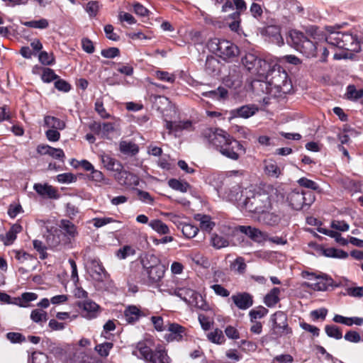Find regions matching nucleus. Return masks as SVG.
<instances>
[{
	"label": "nucleus",
	"mask_w": 363,
	"mask_h": 363,
	"mask_svg": "<svg viewBox=\"0 0 363 363\" xmlns=\"http://www.w3.org/2000/svg\"><path fill=\"white\" fill-rule=\"evenodd\" d=\"M54 85L55 89L63 92H68L72 88L71 85L67 81L60 79V77L55 80Z\"/></svg>",
	"instance_id": "59"
},
{
	"label": "nucleus",
	"mask_w": 363,
	"mask_h": 363,
	"mask_svg": "<svg viewBox=\"0 0 363 363\" xmlns=\"http://www.w3.org/2000/svg\"><path fill=\"white\" fill-rule=\"evenodd\" d=\"M74 235L75 228H47L43 237L48 247L55 248L69 242Z\"/></svg>",
	"instance_id": "8"
},
{
	"label": "nucleus",
	"mask_w": 363,
	"mask_h": 363,
	"mask_svg": "<svg viewBox=\"0 0 363 363\" xmlns=\"http://www.w3.org/2000/svg\"><path fill=\"white\" fill-rule=\"evenodd\" d=\"M302 277L308 280L315 281V283L302 284V286L310 288L314 291H325L332 284V279L323 275H315L313 273L303 272Z\"/></svg>",
	"instance_id": "14"
},
{
	"label": "nucleus",
	"mask_w": 363,
	"mask_h": 363,
	"mask_svg": "<svg viewBox=\"0 0 363 363\" xmlns=\"http://www.w3.org/2000/svg\"><path fill=\"white\" fill-rule=\"evenodd\" d=\"M259 108L255 104H247L231 110L230 114L234 118H248L258 112Z\"/></svg>",
	"instance_id": "22"
},
{
	"label": "nucleus",
	"mask_w": 363,
	"mask_h": 363,
	"mask_svg": "<svg viewBox=\"0 0 363 363\" xmlns=\"http://www.w3.org/2000/svg\"><path fill=\"white\" fill-rule=\"evenodd\" d=\"M191 257L192 261L197 265L202 266L205 268L208 267L210 265L208 259L199 252L192 254Z\"/></svg>",
	"instance_id": "54"
},
{
	"label": "nucleus",
	"mask_w": 363,
	"mask_h": 363,
	"mask_svg": "<svg viewBox=\"0 0 363 363\" xmlns=\"http://www.w3.org/2000/svg\"><path fill=\"white\" fill-rule=\"evenodd\" d=\"M135 191L137 193V196H138V198L139 200H140L141 201L146 203H149V204L153 203L154 199L150 194L149 192L139 189H135Z\"/></svg>",
	"instance_id": "56"
},
{
	"label": "nucleus",
	"mask_w": 363,
	"mask_h": 363,
	"mask_svg": "<svg viewBox=\"0 0 363 363\" xmlns=\"http://www.w3.org/2000/svg\"><path fill=\"white\" fill-rule=\"evenodd\" d=\"M202 95L206 97L211 98L213 99H225L228 96V91L222 87L219 86L216 90L203 92Z\"/></svg>",
	"instance_id": "35"
},
{
	"label": "nucleus",
	"mask_w": 363,
	"mask_h": 363,
	"mask_svg": "<svg viewBox=\"0 0 363 363\" xmlns=\"http://www.w3.org/2000/svg\"><path fill=\"white\" fill-rule=\"evenodd\" d=\"M21 23L28 28L45 29L49 26V22L46 18L33 20L30 21H21Z\"/></svg>",
	"instance_id": "37"
},
{
	"label": "nucleus",
	"mask_w": 363,
	"mask_h": 363,
	"mask_svg": "<svg viewBox=\"0 0 363 363\" xmlns=\"http://www.w3.org/2000/svg\"><path fill=\"white\" fill-rule=\"evenodd\" d=\"M269 85L271 86L270 95L274 99H284L286 94L291 93L293 86L289 79L287 72L280 66L274 65L266 72L264 75Z\"/></svg>",
	"instance_id": "2"
},
{
	"label": "nucleus",
	"mask_w": 363,
	"mask_h": 363,
	"mask_svg": "<svg viewBox=\"0 0 363 363\" xmlns=\"http://www.w3.org/2000/svg\"><path fill=\"white\" fill-rule=\"evenodd\" d=\"M169 294L179 297L189 305V303L193 301L194 296H195L196 292L188 288H178L176 289H169Z\"/></svg>",
	"instance_id": "26"
},
{
	"label": "nucleus",
	"mask_w": 363,
	"mask_h": 363,
	"mask_svg": "<svg viewBox=\"0 0 363 363\" xmlns=\"http://www.w3.org/2000/svg\"><path fill=\"white\" fill-rule=\"evenodd\" d=\"M290 37L294 48L306 57H316L318 55V43L308 38L303 33L293 30L290 33Z\"/></svg>",
	"instance_id": "7"
},
{
	"label": "nucleus",
	"mask_w": 363,
	"mask_h": 363,
	"mask_svg": "<svg viewBox=\"0 0 363 363\" xmlns=\"http://www.w3.org/2000/svg\"><path fill=\"white\" fill-rule=\"evenodd\" d=\"M209 145L224 157L238 160L245 149L237 140L221 129L207 128L203 133Z\"/></svg>",
	"instance_id": "1"
},
{
	"label": "nucleus",
	"mask_w": 363,
	"mask_h": 363,
	"mask_svg": "<svg viewBox=\"0 0 363 363\" xmlns=\"http://www.w3.org/2000/svg\"><path fill=\"white\" fill-rule=\"evenodd\" d=\"M298 184L302 186L311 190L320 191L319 185L313 180H311L306 177H301L298 180Z\"/></svg>",
	"instance_id": "51"
},
{
	"label": "nucleus",
	"mask_w": 363,
	"mask_h": 363,
	"mask_svg": "<svg viewBox=\"0 0 363 363\" xmlns=\"http://www.w3.org/2000/svg\"><path fill=\"white\" fill-rule=\"evenodd\" d=\"M268 313V310L264 307L260 306L257 308L251 310L249 313L250 321L257 320L264 317Z\"/></svg>",
	"instance_id": "50"
},
{
	"label": "nucleus",
	"mask_w": 363,
	"mask_h": 363,
	"mask_svg": "<svg viewBox=\"0 0 363 363\" xmlns=\"http://www.w3.org/2000/svg\"><path fill=\"white\" fill-rule=\"evenodd\" d=\"M265 172L267 175L277 178L281 174V169L274 162H269L265 164Z\"/></svg>",
	"instance_id": "47"
},
{
	"label": "nucleus",
	"mask_w": 363,
	"mask_h": 363,
	"mask_svg": "<svg viewBox=\"0 0 363 363\" xmlns=\"http://www.w3.org/2000/svg\"><path fill=\"white\" fill-rule=\"evenodd\" d=\"M240 203L246 211L258 214L268 211L271 208V199L269 194L260 189H245V192L240 194Z\"/></svg>",
	"instance_id": "4"
},
{
	"label": "nucleus",
	"mask_w": 363,
	"mask_h": 363,
	"mask_svg": "<svg viewBox=\"0 0 363 363\" xmlns=\"http://www.w3.org/2000/svg\"><path fill=\"white\" fill-rule=\"evenodd\" d=\"M168 184L172 189L181 192H186L190 189V185L186 182H181L177 179H170Z\"/></svg>",
	"instance_id": "39"
},
{
	"label": "nucleus",
	"mask_w": 363,
	"mask_h": 363,
	"mask_svg": "<svg viewBox=\"0 0 363 363\" xmlns=\"http://www.w3.org/2000/svg\"><path fill=\"white\" fill-rule=\"evenodd\" d=\"M30 318L35 323L46 321L47 313L41 309H35L31 312Z\"/></svg>",
	"instance_id": "53"
},
{
	"label": "nucleus",
	"mask_w": 363,
	"mask_h": 363,
	"mask_svg": "<svg viewBox=\"0 0 363 363\" xmlns=\"http://www.w3.org/2000/svg\"><path fill=\"white\" fill-rule=\"evenodd\" d=\"M323 254L326 257L333 258L345 259L348 257V253L347 252L333 247L324 250Z\"/></svg>",
	"instance_id": "41"
},
{
	"label": "nucleus",
	"mask_w": 363,
	"mask_h": 363,
	"mask_svg": "<svg viewBox=\"0 0 363 363\" xmlns=\"http://www.w3.org/2000/svg\"><path fill=\"white\" fill-rule=\"evenodd\" d=\"M32 363H48V357L43 352H35L32 354Z\"/></svg>",
	"instance_id": "64"
},
{
	"label": "nucleus",
	"mask_w": 363,
	"mask_h": 363,
	"mask_svg": "<svg viewBox=\"0 0 363 363\" xmlns=\"http://www.w3.org/2000/svg\"><path fill=\"white\" fill-rule=\"evenodd\" d=\"M208 47L210 50L225 60L237 57L240 52L238 47L230 41L216 38L208 42Z\"/></svg>",
	"instance_id": "9"
},
{
	"label": "nucleus",
	"mask_w": 363,
	"mask_h": 363,
	"mask_svg": "<svg viewBox=\"0 0 363 363\" xmlns=\"http://www.w3.org/2000/svg\"><path fill=\"white\" fill-rule=\"evenodd\" d=\"M273 333L279 336L291 333L287 323V317L282 311L274 313L271 317Z\"/></svg>",
	"instance_id": "15"
},
{
	"label": "nucleus",
	"mask_w": 363,
	"mask_h": 363,
	"mask_svg": "<svg viewBox=\"0 0 363 363\" xmlns=\"http://www.w3.org/2000/svg\"><path fill=\"white\" fill-rule=\"evenodd\" d=\"M90 274L95 281L100 282L105 281L109 277L101 263L96 260L91 262Z\"/></svg>",
	"instance_id": "25"
},
{
	"label": "nucleus",
	"mask_w": 363,
	"mask_h": 363,
	"mask_svg": "<svg viewBox=\"0 0 363 363\" xmlns=\"http://www.w3.org/2000/svg\"><path fill=\"white\" fill-rule=\"evenodd\" d=\"M155 76L158 79L161 81L168 82L170 83L174 82L176 79L174 74H169L165 71L160 70H158L155 72Z\"/></svg>",
	"instance_id": "60"
},
{
	"label": "nucleus",
	"mask_w": 363,
	"mask_h": 363,
	"mask_svg": "<svg viewBox=\"0 0 363 363\" xmlns=\"http://www.w3.org/2000/svg\"><path fill=\"white\" fill-rule=\"evenodd\" d=\"M241 62L245 68L254 74L264 75L270 67V64L255 53L248 52L242 57Z\"/></svg>",
	"instance_id": "11"
},
{
	"label": "nucleus",
	"mask_w": 363,
	"mask_h": 363,
	"mask_svg": "<svg viewBox=\"0 0 363 363\" xmlns=\"http://www.w3.org/2000/svg\"><path fill=\"white\" fill-rule=\"evenodd\" d=\"M100 158L104 167L109 172H114V174L119 173L124 167L121 162L111 157L110 155H101Z\"/></svg>",
	"instance_id": "20"
},
{
	"label": "nucleus",
	"mask_w": 363,
	"mask_h": 363,
	"mask_svg": "<svg viewBox=\"0 0 363 363\" xmlns=\"http://www.w3.org/2000/svg\"><path fill=\"white\" fill-rule=\"evenodd\" d=\"M194 218L196 221L199 223V227H215L216 225L218 227H250V225L246 226L236 225L230 220L217 222L216 220H213L210 216L203 213L195 214Z\"/></svg>",
	"instance_id": "16"
},
{
	"label": "nucleus",
	"mask_w": 363,
	"mask_h": 363,
	"mask_svg": "<svg viewBox=\"0 0 363 363\" xmlns=\"http://www.w3.org/2000/svg\"><path fill=\"white\" fill-rule=\"evenodd\" d=\"M190 306H195L197 308L207 311L211 309L210 306L203 298L202 296L196 292L194 296L193 301L189 303Z\"/></svg>",
	"instance_id": "40"
},
{
	"label": "nucleus",
	"mask_w": 363,
	"mask_h": 363,
	"mask_svg": "<svg viewBox=\"0 0 363 363\" xmlns=\"http://www.w3.org/2000/svg\"><path fill=\"white\" fill-rule=\"evenodd\" d=\"M208 340L212 343L221 345L225 342V338L223 331L218 328L207 334Z\"/></svg>",
	"instance_id": "36"
},
{
	"label": "nucleus",
	"mask_w": 363,
	"mask_h": 363,
	"mask_svg": "<svg viewBox=\"0 0 363 363\" xmlns=\"http://www.w3.org/2000/svg\"><path fill=\"white\" fill-rule=\"evenodd\" d=\"M38 59L43 65H53L55 63V57L52 52L41 51L38 55Z\"/></svg>",
	"instance_id": "45"
},
{
	"label": "nucleus",
	"mask_w": 363,
	"mask_h": 363,
	"mask_svg": "<svg viewBox=\"0 0 363 363\" xmlns=\"http://www.w3.org/2000/svg\"><path fill=\"white\" fill-rule=\"evenodd\" d=\"M101 55L106 58H114L120 55V50L118 48L112 47L104 49L101 52Z\"/></svg>",
	"instance_id": "61"
},
{
	"label": "nucleus",
	"mask_w": 363,
	"mask_h": 363,
	"mask_svg": "<svg viewBox=\"0 0 363 363\" xmlns=\"http://www.w3.org/2000/svg\"><path fill=\"white\" fill-rule=\"evenodd\" d=\"M222 179L221 184L218 187L220 191L227 194L228 199L232 201H238L240 202V196L245 191H241V186L240 182L235 180V177L233 174H230L225 177H218V179Z\"/></svg>",
	"instance_id": "12"
},
{
	"label": "nucleus",
	"mask_w": 363,
	"mask_h": 363,
	"mask_svg": "<svg viewBox=\"0 0 363 363\" xmlns=\"http://www.w3.org/2000/svg\"><path fill=\"white\" fill-rule=\"evenodd\" d=\"M132 354L146 363H171L167 350L162 345L154 347L151 340L138 342L134 347Z\"/></svg>",
	"instance_id": "3"
},
{
	"label": "nucleus",
	"mask_w": 363,
	"mask_h": 363,
	"mask_svg": "<svg viewBox=\"0 0 363 363\" xmlns=\"http://www.w3.org/2000/svg\"><path fill=\"white\" fill-rule=\"evenodd\" d=\"M6 338L12 343H21L26 341V337L20 333L10 332L6 334Z\"/></svg>",
	"instance_id": "62"
},
{
	"label": "nucleus",
	"mask_w": 363,
	"mask_h": 363,
	"mask_svg": "<svg viewBox=\"0 0 363 363\" xmlns=\"http://www.w3.org/2000/svg\"><path fill=\"white\" fill-rule=\"evenodd\" d=\"M113 344L110 342L98 344L95 346V351L102 357L108 356L110 350L113 348Z\"/></svg>",
	"instance_id": "43"
},
{
	"label": "nucleus",
	"mask_w": 363,
	"mask_h": 363,
	"mask_svg": "<svg viewBox=\"0 0 363 363\" xmlns=\"http://www.w3.org/2000/svg\"><path fill=\"white\" fill-rule=\"evenodd\" d=\"M315 196L311 191L295 189L287 196L289 206L296 211L308 209L315 201Z\"/></svg>",
	"instance_id": "10"
},
{
	"label": "nucleus",
	"mask_w": 363,
	"mask_h": 363,
	"mask_svg": "<svg viewBox=\"0 0 363 363\" xmlns=\"http://www.w3.org/2000/svg\"><path fill=\"white\" fill-rule=\"evenodd\" d=\"M260 214L261 216L259 217V220H262L264 224L269 227H273L279 224L280 217L278 215L270 213L268 211L261 213Z\"/></svg>",
	"instance_id": "31"
},
{
	"label": "nucleus",
	"mask_w": 363,
	"mask_h": 363,
	"mask_svg": "<svg viewBox=\"0 0 363 363\" xmlns=\"http://www.w3.org/2000/svg\"><path fill=\"white\" fill-rule=\"evenodd\" d=\"M234 304L240 310H247L253 305L252 296L247 293L242 292L231 296Z\"/></svg>",
	"instance_id": "21"
},
{
	"label": "nucleus",
	"mask_w": 363,
	"mask_h": 363,
	"mask_svg": "<svg viewBox=\"0 0 363 363\" xmlns=\"http://www.w3.org/2000/svg\"><path fill=\"white\" fill-rule=\"evenodd\" d=\"M114 68L121 74L130 77L133 74L134 68L133 67L128 63H123V62H112Z\"/></svg>",
	"instance_id": "34"
},
{
	"label": "nucleus",
	"mask_w": 363,
	"mask_h": 363,
	"mask_svg": "<svg viewBox=\"0 0 363 363\" xmlns=\"http://www.w3.org/2000/svg\"><path fill=\"white\" fill-rule=\"evenodd\" d=\"M327 43L333 47L353 52L361 50V39L356 35L348 32L331 30L325 38Z\"/></svg>",
	"instance_id": "5"
},
{
	"label": "nucleus",
	"mask_w": 363,
	"mask_h": 363,
	"mask_svg": "<svg viewBox=\"0 0 363 363\" xmlns=\"http://www.w3.org/2000/svg\"><path fill=\"white\" fill-rule=\"evenodd\" d=\"M266 33L269 36L273 38V40L277 43L281 42L283 43V38L281 35V28L277 26H269L266 28Z\"/></svg>",
	"instance_id": "42"
},
{
	"label": "nucleus",
	"mask_w": 363,
	"mask_h": 363,
	"mask_svg": "<svg viewBox=\"0 0 363 363\" xmlns=\"http://www.w3.org/2000/svg\"><path fill=\"white\" fill-rule=\"evenodd\" d=\"M143 266L142 274L147 277L150 285L158 284L165 273V267L160 259L153 254H146L141 259Z\"/></svg>",
	"instance_id": "6"
},
{
	"label": "nucleus",
	"mask_w": 363,
	"mask_h": 363,
	"mask_svg": "<svg viewBox=\"0 0 363 363\" xmlns=\"http://www.w3.org/2000/svg\"><path fill=\"white\" fill-rule=\"evenodd\" d=\"M89 179L104 185H111V179L106 177L102 172L94 169L91 172Z\"/></svg>",
	"instance_id": "38"
},
{
	"label": "nucleus",
	"mask_w": 363,
	"mask_h": 363,
	"mask_svg": "<svg viewBox=\"0 0 363 363\" xmlns=\"http://www.w3.org/2000/svg\"><path fill=\"white\" fill-rule=\"evenodd\" d=\"M99 2L96 1H90L86 4L85 10L90 17H95L99 11Z\"/></svg>",
	"instance_id": "58"
},
{
	"label": "nucleus",
	"mask_w": 363,
	"mask_h": 363,
	"mask_svg": "<svg viewBox=\"0 0 363 363\" xmlns=\"http://www.w3.org/2000/svg\"><path fill=\"white\" fill-rule=\"evenodd\" d=\"M114 179L121 186L126 187L137 186L139 185L140 179L139 177L124 169L120 171L118 174H114Z\"/></svg>",
	"instance_id": "18"
},
{
	"label": "nucleus",
	"mask_w": 363,
	"mask_h": 363,
	"mask_svg": "<svg viewBox=\"0 0 363 363\" xmlns=\"http://www.w3.org/2000/svg\"><path fill=\"white\" fill-rule=\"evenodd\" d=\"M238 231L248 235L252 240L261 242L266 240L267 235L259 230V228H237Z\"/></svg>",
	"instance_id": "28"
},
{
	"label": "nucleus",
	"mask_w": 363,
	"mask_h": 363,
	"mask_svg": "<svg viewBox=\"0 0 363 363\" xmlns=\"http://www.w3.org/2000/svg\"><path fill=\"white\" fill-rule=\"evenodd\" d=\"M211 243L213 247L219 249L227 246L228 245V241L225 238L222 236L218 235H212Z\"/></svg>",
	"instance_id": "55"
},
{
	"label": "nucleus",
	"mask_w": 363,
	"mask_h": 363,
	"mask_svg": "<svg viewBox=\"0 0 363 363\" xmlns=\"http://www.w3.org/2000/svg\"><path fill=\"white\" fill-rule=\"evenodd\" d=\"M349 228H317V230L334 238L336 242L340 245H347L349 242L358 247H363V240H360L354 237H350L348 241L347 239L344 238L341 236L340 232L347 231Z\"/></svg>",
	"instance_id": "13"
},
{
	"label": "nucleus",
	"mask_w": 363,
	"mask_h": 363,
	"mask_svg": "<svg viewBox=\"0 0 363 363\" xmlns=\"http://www.w3.org/2000/svg\"><path fill=\"white\" fill-rule=\"evenodd\" d=\"M236 11L228 16L232 22L228 23L229 28L232 31L238 32L240 24L241 13L247 9V4L244 0H233Z\"/></svg>",
	"instance_id": "17"
},
{
	"label": "nucleus",
	"mask_w": 363,
	"mask_h": 363,
	"mask_svg": "<svg viewBox=\"0 0 363 363\" xmlns=\"http://www.w3.org/2000/svg\"><path fill=\"white\" fill-rule=\"evenodd\" d=\"M325 331L327 335L330 337L336 340H340L342 337V334L340 328L335 325H327L325 327Z\"/></svg>",
	"instance_id": "44"
},
{
	"label": "nucleus",
	"mask_w": 363,
	"mask_h": 363,
	"mask_svg": "<svg viewBox=\"0 0 363 363\" xmlns=\"http://www.w3.org/2000/svg\"><path fill=\"white\" fill-rule=\"evenodd\" d=\"M246 267L247 265L245 262V259L241 257L236 258L230 265V268L232 270L240 274L245 273Z\"/></svg>",
	"instance_id": "46"
},
{
	"label": "nucleus",
	"mask_w": 363,
	"mask_h": 363,
	"mask_svg": "<svg viewBox=\"0 0 363 363\" xmlns=\"http://www.w3.org/2000/svg\"><path fill=\"white\" fill-rule=\"evenodd\" d=\"M33 189L42 197L56 199L59 198L57 190L48 184L36 183L33 186Z\"/></svg>",
	"instance_id": "24"
},
{
	"label": "nucleus",
	"mask_w": 363,
	"mask_h": 363,
	"mask_svg": "<svg viewBox=\"0 0 363 363\" xmlns=\"http://www.w3.org/2000/svg\"><path fill=\"white\" fill-rule=\"evenodd\" d=\"M44 126L49 128L63 130L66 127L65 122L52 116L44 117Z\"/></svg>",
	"instance_id": "30"
},
{
	"label": "nucleus",
	"mask_w": 363,
	"mask_h": 363,
	"mask_svg": "<svg viewBox=\"0 0 363 363\" xmlns=\"http://www.w3.org/2000/svg\"><path fill=\"white\" fill-rule=\"evenodd\" d=\"M167 330L170 332L167 340L168 341H182L186 335V328L178 323H168Z\"/></svg>",
	"instance_id": "23"
},
{
	"label": "nucleus",
	"mask_w": 363,
	"mask_h": 363,
	"mask_svg": "<svg viewBox=\"0 0 363 363\" xmlns=\"http://www.w3.org/2000/svg\"><path fill=\"white\" fill-rule=\"evenodd\" d=\"M17 233V230H10L5 235L0 234V241L3 242L5 245H10L16 240Z\"/></svg>",
	"instance_id": "52"
},
{
	"label": "nucleus",
	"mask_w": 363,
	"mask_h": 363,
	"mask_svg": "<svg viewBox=\"0 0 363 363\" xmlns=\"http://www.w3.org/2000/svg\"><path fill=\"white\" fill-rule=\"evenodd\" d=\"M141 315L140 310L135 306H130L125 308L124 316L129 323L137 321Z\"/></svg>",
	"instance_id": "32"
},
{
	"label": "nucleus",
	"mask_w": 363,
	"mask_h": 363,
	"mask_svg": "<svg viewBox=\"0 0 363 363\" xmlns=\"http://www.w3.org/2000/svg\"><path fill=\"white\" fill-rule=\"evenodd\" d=\"M135 254V250L133 247L125 245L117 251L116 256L120 259H124L130 256H133Z\"/></svg>",
	"instance_id": "49"
},
{
	"label": "nucleus",
	"mask_w": 363,
	"mask_h": 363,
	"mask_svg": "<svg viewBox=\"0 0 363 363\" xmlns=\"http://www.w3.org/2000/svg\"><path fill=\"white\" fill-rule=\"evenodd\" d=\"M77 306L82 311V315L86 319H92L99 313V306L90 299L79 301Z\"/></svg>",
	"instance_id": "19"
},
{
	"label": "nucleus",
	"mask_w": 363,
	"mask_h": 363,
	"mask_svg": "<svg viewBox=\"0 0 363 363\" xmlns=\"http://www.w3.org/2000/svg\"><path fill=\"white\" fill-rule=\"evenodd\" d=\"M33 243V247L40 254V258L41 259H45L48 257V254L46 252L47 247L43 243L42 241L38 240H34Z\"/></svg>",
	"instance_id": "57"
},
{
	"label": "nucleus",
	"mask_w": 363,
	"mask_h": 363,
	"mask_svg": "<svg viewBox=\"0 0 363 363\" xmlns=\"http://www.w3.org/2000/svg\"><path fill=\"white\" fill-rule=\"evenodd\" d=\"M138 145L132 141L122 140L119 143L120 152L125 155L135 156L139 152Z\"/></svg>",
	"instance_id": "27"
},
{
	"label": "nucleus",
	"mask_w": 363,
	"mask_h": 363,
	"mask_svg": "<svg viewBox=\"0 0 363 363\" xmlns=\"http://www.w3.org/2000/svg\"><path fill=\"white\" fill-rule=\"evenodd\" d=\"M59 78V76L55 74V71L50 68L45 67L43 69L41 74L42 80L45 83H50L52 81H55Z\"/></svg>",
	"instance_id": "48"
},
{
	"label": "nucleus",
	"mask_w": 363,
	"mask_h": 363,
	"mask_svg": "<svg viewBox=\"0 0 363 363\" xmlns=\"http://www.w3.org/2000/svg\"><path fill=\"white\" fill-rule=\"evenodd\" d=\"M114 28L111 24H108L104 26V32L106 36L109 40L113 41H118L120 40V36L114 33Z\"/></svg>",
	"instance_id": "63"
},
{
	"label": "nucleus",
	"mask_w": 363,
	"mask_h": 363,
	"mask_svg": "<svg viewBox=\"0 0 363 363\" xmlns=\"http://www.w3.org/2000/svg\"><path fill=\"white\" fill-rule=\"evenodd\" d=\"M345 98L352 101H361L363 99V89H357L354 84H349L346 88Z\"/></svg>",
	"instance_id": "29"
},
{
	"label": "nucleus",
	"mask_w": 363,
	"mask_h": 363,
	"mask_svg": "<svg viewBox=\"0 0 363 363\" xmlns=\"http://www.w3.org/2000/svg\"><path fill=\"white\" fill-rule=\"evenodd\" d=\"M280 289L279 288H273L264 297V303L268 307H272L279 301Z\"/></svg>",
	"instance_id": "33"
}]
</instances>
